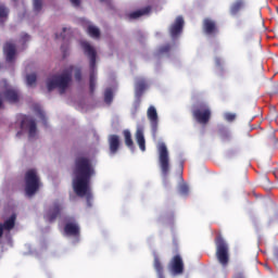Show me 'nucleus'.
<instances>
[{
  "label": "nucleus",
  "instance_id": "obj_23",
  "mask_svg": "<svg viewBox=\"0 0 278 278\" xmlns=\"http://www.w3.org/2000/svg\"><path fill=\"white\" fill-rule=\"evenodd\" d=\"M154 270L156 271L159 278H165L164 266L157 256L154 257Z\"/></svg>",
  "mask_w": 278,
  "mask_h": 278
},
{
  "label": "nucleus",
  "instance_id": "obj_37",
  "mask_svg": "<svg viewBox=\"0 0 278 278\" xmlns=\"http://www.w3.org/2000/svg\"><path fill=\"white\" fill-rule=\"evenodd\" d=\"M232 278H244V273L242 271H237Z\"/></svg>",
  "mask_w": 278,
  "mask_h": 278
},
{
  "label": "nucleus",
  "instance_id": "obj_15",
  "mask_svg": "<svg viewBox=\"0 0 278 278\" xmlns=\"http://www.w3.org/2000/svg\"><path fill=\"white\" fill-rule=\"evenodd\" d=\"M247 8V1L245 0H236L230 4L229 13L231 16H238L242 10Z\"/></svg>",
  "mask_w": 278,
  "mask_h": 278
},
{
  "label": "nucleus",
  "instance_id": "obj_38",
  "mask_svg": "<svg viewBox=\"0 0 278 278\" xmlns=\"http://www.w3.org/2000/svg\"><path fill=\"white\" fill-rule=\"evenodd\" d=\"M61 51H62V53H63V58H66L68 54H66V47H64V46H61Z\"/></svg>",
  "mask_w": 278,
  "mask_h": 278
},
{
  "label": "nucleus",
  "instance_id": "obj_31",
  "mask_svg": "<svg viewBox=\"0 0 278 278\" xmlns=\"http://www.w3.org/2000/svg\"><path fill=\"white\" fill-rule=\"evenodd\" d=\"M74 77H75L76 81H81V68L80 67L75 68Z\"/></svg>",
  "mask_w": 278,
  "mask_h": 278
},
{
  "label": "nucleus",
  "instance_id": "obj_1",
  "mask_svg": "<svg viewBox=\"0 0 278 278\" xmlns=\"http://www.w3.org/2000/svg\"><path fill=\"white\" fill-rule=\"evenodd\" d=\"M73 189L77 197H86L87 205L92 207V191H90V179L94 175L92 162L86 156H79L75 161Z\"/></svg>",
  "mask_w": 278,
  "mask_h": 278
},
{
  "label": "nucleus",
  "instance_id": "obj_9",
  "mask_svg": "<svg viewBox=\"0 0 278 278\" xmlns=\"http://www.w3.org/2000/svg\"><path fill=\"white\" fill-rule=\"evenodd\" d=\"M148 121H150L152 136H157V127L160 125V117L155 106H150L147 112Z\"/></svg>",
  "mask_w": 278,
  "mask_h": 278
},
{
  "label": "nucleus",
  "instance_id": "obj_32",
  "mask_svg": "<svg viewBox=\"0 0 278 278\" xmlns=\"http://www.w3.org/2000/svg\"><path fill=\"white\" fill-rule=\"evenodd\" d=\"M225 119L228 121V123H233V121H236V114H233V113H226L225 114Z\"/></svg>",
  "mask_w": 278,
  "mask_h": 278
},
{
  "label": "nucleus",
  "instance_id": "obj_4",
  "mask_svg": "<svg viewBox=\"0 0 278 278\" xmlns=\"http://www.w3.org/2000/svg\"><path fill=\"white\" fill-rule=\"evenodd\" d=\"M157 155L161 175L166 179L170 173V153L168 152L166 143L160 142L157 144Z\"/></svg>",
  "mask_w": 278,
  "mask_h": 278
},
{
  "label": "nucleus",
  "instance_id": "obj_12",
  "mask_svg": "<svg viewBox=\"0 0 278 278\" xmlns=\"http://www.w3.org/2000/svg\"><path fill=\"white\" fill-rule=\"evenodd\" d=\"M64 232L66 236H73L74 238H79L80 229L79 224L75 222V218H72L70 223L65 224Z\"/></svg>",
  "mask_w": 278,
  "mask_h": 278
},
{
  "label": "nucleus",
  "instance_id": "obj_17",
  "mask_svg": "<svg viewBox=\"0 0 278 278\" xmlns=\"http://www.w3.org/2000/svg\"><path fill=\"white\" fill-rule=\"evenodd\" d=\"M109 147H110V153L112 155H115V153H118V149L121 148V138L117 135L109 136Z\"/></svg>",
  "mask_w": 278,
  "mask_h": 278
},
{
  "label": "nucleus",
  "instance_id": "obj_41",
  "mask_svg": "<svg viewBox=\"0 0 278 278\" xmlns=\"http://www.w3.org/2000/svg\"><path fill=\"white\" fill-rule=\"evenodd\" d=\"M101 1V3H105V1H108V0H100Z\"/></svg>",
  "mask_w": 278,
  "mask_h": 278
},
{
  "label": "nucleus",
  "instance_id": "obj_24",
  "mask_svg": "<svg viewBox=\"0 0 278 278\" xmlns=\"http://www.w3.org/2000/svg\"><path fill=\"white\" fill-rule=\"evenodd\" d=\"M87 34H89V36L91 38H100L101 37V30H99L98 27L89 25L87 28Z\"/></svg>",
  "mask_w": 278,
  "mask_h": 278
},
{
  "label": "nucleus",
  "instance_id": "obj_11",
  "mask_svg": "<svg viewBox=\"0 0 278 278\" xmlns=\"http://www.w3.org/2000/svg\"><path fill=\"white\" fill-rule=\"evenodd\" d=\"M203 31L207 36H216L218 34V26L216 25V22L210 17H206L203 20Z\"/></svg>",
  "mask_w": 278,
  "mask_h": 278
},
{
  "label": "nucleus",
  "instance_id": "obj_40",
  "mask_svg": "<svg viewBox=\"0 0 278 278\" xmlns=\"http://www.w3.org/2000/svg\"><path fill=\"white\" fill-rule=\"evenodd\" d=\"M0 108H3V100L0 98Z\"/></svg>",
  "mask_w": 278,
  "mask_h": 278
},
{
  "label": "nucleus",
  "instance_id": "obj_34",
  "mask_svg": "<svg viewBox=\"0 0 278 278\" xmlns=\"http://www.w3.org/2000/svg\"><path fill=\"white\" fill-rule=\"evenodd\" d=\"M170 51V45H165L160 48L159 53H168Z\"/></svg>",
  "mask_w": 278,
  "mask_h": 278
},
{
  "label": "nucleus",
  "instance_id": "obj_39",
  "mask_svg": "<svg viewBox=\"0 0 278 278\" xmlns=\"http://www.w3.org/2000/svg\"><path fill=\"white\" fill-rule=\"evenodd\" d=\"M3 230H5L3 224H0V238H3Z\"/></svg>",
  "mask_w": 278,
  "mask_h": 278
},
{
  "label": "nucleus",
  "instance_id": "obj_21",
  "mask_svg": "<svg viewBox=\"0 0 278 278\" xmlns=\"http://www.w3.org/2000/svg\"><path fill=\"white\" fill-rule=\"evenodd\" d=\"M136 96L142 97L144 90H147V80L138 79L135 85Z\"/></svg>",
  "mask_w": 278,
  "mask_h": 278
},
{
  "label": "nucleus",
  "instance_id": "obj_14",
  "mask_svg": "<svg viewBox=\"0 0 278 278\" xmlns=\"http://www.w3.org/2000/svg\"><path fill=\"white\" fill-rule=\"evenodd\" d=\"M25 125H28V138H36V121L29 116H25L22 119L21 127H25Z\"/></svg>",
  "mask_w": 278,
  "mask_h": 278
},
{
  "label": "nucleus",
  "instance_id": "obj_27",
  "mask_svg": "<svg viewBox=\"0 0 278 278\" xmlns=\"http://www.w3.org/2000/svg\"><path fill=\"white\" fill-rule=\"evenodd\" d=\"M113 99H114V93L112 92V89H106L105 92H104L105 103H112Z\"/></svg>",
  "mask_w": 278,
  "mask_h": 278
},
{
  "label": "nucleus",
  "instance_id": "obj_36",
  "mask_svg": "<svg viewBox=\"0 0 278 278\" xmlns=\"http://www.w3.org/2000/svg\"><path fill=\"white\" fill-rule=\"evenodd\" d=\"M29 39H30L29 35H27V34L22 35L23 42H29Z\"/></svg>",
  "mask_w": 278,
  "mask_h": 278
},
{
  "label": "nucleus",
  "instance_id": "obj_30",
  "mask_svg": "<svg viewBox=\"0 0 278 278\" xmlns=\"http://www.w3.org/2000/svg\"><path fill=\"white\" fill-rule=\"evenodd\" d=\"M35 12H40L42 10V0H34Z\"/></svg>",
  "mask_w": 278,
  "mask_h": 278
},
{
  "label": "nucleus",
  "instance_id": "obj_5",
  "mask_svg": "<svg viewBox=\"0 0 278 278\" xmlns=\"http://www.w3.org/2000/svg\"><path fill=\"white\" fill-rule=\"evenodd\" d=\"M192 116L200 125H207L212 118V109L207 102H198L193 105Z\"/></svg>",
  "mask_w": 278,
  "mask_h": 278
},
{
  "label": "nucleus",
  "instance_id": "obj_33",
  "mask_svg": "<svg viewBox=\"0 0 278 278\" xmlns=\"http://www.w3.org/2000/svg\"><path fill=\"white\" fill-rule=\"evenodd\" d=\"M66 31H68V28L63 27V33H61V34H55V38H56V39L62 38L63 40H66V35H65Z\"/></svg>",
  "mask_w": 278,
  "mask_h": 278
},
{
  "label": "nucleus",
  "instance_id": "obj_13",
  "mask_svg": "<svg viewBox=\"0 0 278 278\" xmlns=\"http://www.w3.org/2000/svg\"><path fill=\"white\" fill-rule=\"evenodd\" d=\"M181 31H184V17L178 16L176 17L174 24H172L169 27V34L172 38H177Z\"/></svg>",
  "mask_w": 278,
  "mask_h": 278
},
{
  "label": "nucleus",
  "instance_id": "obj_25",
  "mask_svg": "<svg viewBox=\"0 0 278 278\" xmlns=\"http://www.w3.org/2000/svg\"><path fill=\"white\" fill-rule=\"evenodd\" d=\"M124 140L128 149H134V139H131V132L129 130H124Z\"/></svg>",
  "mask_w": 278,
  "mask_h": 278
},
{
  "label": "nucleus",
  "instance_id": "obj_16",
  "mask_svg": "<svg viewBox=\"0 0 278 278\" xmlns=\"http://www.w3.org/2000/svg\"><path fill=\"white\" fill-rule=\"evenodd\" d=\"M135 138L140 151H147V140H144V129L142 127L137 128Z\"/></svg>",
  "mask_w": 278,
  "mask_h": 278
},
{
  "label": "nucleus",
  "instance_id": "obj_28",
  "mask_svg": "<svg viewBox=\"0 0 278 278\" xmlns=\"http://www.w3.org/2000/svg\"><path fill=\"white\" fill-rule=\"evenodd\" d=\"M179 192L180 194H182V197H188V193L190 192V188L188 187V185L182 184L179 186Z\"/></svg>",
  "mask_w": 278,
  "mask_h": 278
},
{
  "label": "nucleus",
  "instance_id": "obj_3",
  "mask_svg": "<svg viewBox=\"0 0 278 278\" xmlns=\"http://www.w3.org/2000/svg\"><path fill=\"white\" fill-rule=\"evenodd\" d=\"M84 53L89 59V68H90V80H89V88L91 94L94 93V88L97 86V50L94 47L90 45L88 41H81L80 43Z\"/></svg>",
  "mask_w": 278,
  "mask_h": 278
},
{
  "label": "nucleus",
  "instance_id": "obj_22",
  "mask_svg": "<svg viewBox=\"0 0 278 278\" xmlns=\"http://www.w3.org/2000/svg\"><path fill=\"white\" fill-rule=\"evenodd\" d=\"M15 225H16V214H12L10 218L4 220V223L2 224V228L5 231H12V228L15 227Z\"/></svg>",
  "mask_w": 278,
  "mask_h": 278
},
{
  "label": "nucleus",
  "instance_id": "obj_20",
  "mask_svg": "<svg viewBox=\"0 0 278 278\" xmlns=\"http://www.w3.org/2000/svg\"><path fill=\"white\" fill-rule=\"evenodd\" d=\"M149 12H151V7H146L143 9L129 13L128 18L130 20L140 18V16H144L149 14Z\"/></svg>",
  "mask_w": 278,
  "mask_h": 278
},
{
  "label": "nucleus",
  "instance_id": "obj_29",
  "mask_svg": "<svg viewBox=\"0 0 278 278\" xmlns=\"http://www.w3.org/2000/svg\"><path fill=\"white\" fill-rule=\"evenodd\" d=\"M10 10H8L3 4H0V18H8Z\"/></svg>",
  "mask_w": 278,
  "mask_h": 278
},
{
  "label": "nucleus",
  "instance_id": "obj_35",
  "mask_svg": "<svg viewBox=\"0 0 278 278\" xmlns=\"http://www.w3.org/2000/svg\"><path fill=\"white\" fill-rule=\"evenodd\" d=\"M72 5H74L75 8H79L81 1L80 0H71Z\"/></svg>",
  "mask_w": 278,
  "mask_h": 278
},
{
  "label": "nucleus",
  "instance_id": "obj_8",
  "mask_svg": "<svg viewBox=\"0 0 278 278\" xmlns=\"http://www.w3.org/2000/svg\"><path fill=\"white\" fill-rule=\"evenodd\" d=\"M62 203L60 201H54L49 208L46 210L43 218L47 223H55L60 214H62Z\"/></svg>",
  "mask_w": 278,
  "mask_h": 278
},
{
  "label": "nucleus",
  "instance_id": "obj_2",
  "mask_svg": "<svg viewBox=\"0 0 278 278\" xmlns=\"http://www.w3.org/2000/svg\"><path fill=\"white\" fill-rule=\"evenodd\" d=\"M73 71L75 66L70 65L67 68L63 70L61 74L54 75L51 79L47 81L48 92L55 90L58 88L60 94H64L73 81Z\"/></svg>",
  "mask_w": 278,
  "mask_h": 278
},
{
  "label": "nucleus",
  "instance_id": "obj_6",
  "mask_svg": "<svg viewBox=\"0 0 278 278\" xmlns=\"http://www.w3.org/2000/svg\"><path fill=\"white\" fill-rule=\"evenodd\" d=\"M24 180L26 195L34 197V194L40 190V177H38L36 169H28Z\"/></svg>",
  "mask_w": 278,
  "mask_h": 278
},
{
  "label": "nucleus",
  "instance_id": "obj_26",
  "mask_svg": "<svg viewBox=\"0 0 278 278\" xmlns=\"http://www.w3.org/2000/svg\"><path fill=\"white\" fill-rule=\"evenodd\" d=\"M37 80H38V76H36V74H28V75H26V84H27V86H35Z\"/></svg>",
  "mask_w": 278,
  "mask_h": 278
},
{
  "label": "nucleus",
  "instance_id": "obj_18",
  "mask_svg": "<svg viewBox=\"0 0 278 278\" xmlns=\"http://www.w3.org/2000/svg\"><path fill=\"white\" fill-rule=\"evenodd\" d=\"M3 51L7 55V62H12L16 55V45L8 41L3 47Z\"/></svg>",
  "mask_w": 278,
  "mask_h": 278
},
{
  "label": "nucleus",
  "instance_id": "obj_19",
  "mask_svg": "<svg viewBox=\"0 0 278 278\" xmlns=\"http://www.w3.org/2000/svg\"><path fill=\"white\" fill-rule=\"evenodd\" d=\"M4 98L9 103H18V91L14 89H7L4 91Z\"/></svg>",
  "mask_w": 278,
  "mask_h": 278
},
{
  "label": "nucleus",
  "instance_id": "obj_10",
  "mask_svg": "<svg viewBox=\"0 0 278 278\" xmlns=\"http://www.w3.org/2000/svg\"><path fill=\"white\" fill-rule=\"evenodd\" d=\"M169 269L173 275H184V258H181V255L176 254L172 258L169 263Z\"/></svg>",
  "mask_w": 278,
  "mask_h": 278
},
{
  "label": "nucleus",
  "instance_id": "obj_7",
  "mask_svg": "<svg viewBox=\"0 0 278 278\" xmlns=\"http://www.w3.org/2000/svg\"><path fill=\"white\" fill-rule=\"evenodd\" d=\"M215 245L217 261L225 268L229 265V244H227L222 235H218L215 238Z\"/></svg>",
  "mask_w": 278,
  "mask_h": 278
}]
</instances>
